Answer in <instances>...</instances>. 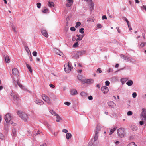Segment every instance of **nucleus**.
<instances>
[{
	"mask_svg": "<svg viewBox=\"0 0 146 146\" xmlns=\"http://www.w3.org/2000/svg\"><path fill=\"white\" fill-rule=\"evenodd\" d=\"M48 9L46 8L42 10V11L43 13H46L48 11Z\"/></svg>",
	"mask_w": 146,
	"mask_h": 146,
	"instance_id": "e433bc0d",
	"label": "nucleus"
},
{
	"mask_svg": "<svg viewBox=\"0 0 146 146\" xmlns=\"http://www.w3.org/2000/svg\"><path fill=\"white\" fill-rule=\"evenodd\" d=\"M11 96L12 97V98L13 99L16 100H18L19 98L16 96L13 95V94L11 95Z\"/></svg>",
	"mask_w": 146,
	"mask_h": 146,
	"instance_id": "7c9ffc66",
	"label": "nucleus"
},
{
	"mask_svg": "<svg viewBox=\"0 0 146 146\" xmlns=\"http://www.w3.org/2000/svg\"><path fill=\"white\" fill-rule=\"evenodd\" d=\"M117 128L116 127H115L112 129H111L110 132L109 133V134L111 135L114 133L115 131L116 130Z\"/></svg>",
	"mask_w": 146,
	"mask_h": 146,
	"instance_id": "4be33fe9",
	"label": "nucleus"
},
{
	"mask_svg": "<svg viewBox=\"0 0 146 146\" xmlns=\"http://www.w3.org/2000/svg\"><path fill=\"white\" fill-rule=\"evenodd\" d=\"M92 141H93V140L91 139L89 142L88 146H96L97 145L96 144H94Z\"/></svg>",
	"mask_w": 146,
	"mask_h": 146,
	"instance_id": "f3484780",
	"label": "nucleus"
},
{
	"mask_svg": "<svg viewBox=\"0 0 146 146\" xmlns=\"http://www.w3.org/2000/svg\"><path fill=\"white\" fill-rule=\"evenodd\" d=\"M117 131L118 135L121 138L124 137L125 134L124 129L123 128H119L117 130Z\"/></svg>",
	"mask_w": 146,
	"mask_h": 146,
	"instance_id": "7ed1b4c3",
	"label": "nucleus"
},
{
	"mask_svg": "<svg viewBox=\"0 0 146 146\" xmlns=\"http://www.w3.org/2000/svg\"><path fill=\"white\" fill-rule=\"evenodd\" d=\"M107 104L108 106L111 108H114L116 106V104L113 101L108 102Z\"/></svg>",
	"mask_w": 146,
	"mask_h": 146,
	"instance_id": "1a4fd4ad",
	"label": "nucleus"
},
{
	"mask_svg": "<svg viewBox=\"0 0 146 146\" xmlns=\"http://www.w3.org/2000/svg\"><path fill=\"white\" fill-rule=\"evenodd\" d=\"M62 131L63 132L65 133H67L68 132V130L65 129H64L62 130Z\"/></svg>",
	"mask_w": 146,
	"mask_h": 146,
	"instance_id": "bf43d9fd",
	"label": "nucleus"
},
{
	"mask_svg": "<svg viewBox=\"0 0 146 146\" xmlns=\"http://www.w3.org/2000/svg\"><path fill=\"white\" fill-rule=\"evenodd\" d=\"M43 99L48 104L50 103V101L49 98L44 94H43L42 96Z\"/></svg>",
	"mask_w": 146,
	"mask_h": 146,
	"instance_id": "423d86ee",
	"label": "nucleus"
},
{
	"mask_svg": "<svg viewBox=\"0 0 146 146\" xmlns=\"http://www.w3.org/2000/svg\"><path fill=\"white\" fill-rule=\"evenodd\" d=\"M11 124H12V125L13 126H15L16 125V123H13V122H12L11 123Z\"/></svg>",
	"mask_w": 146,
	"mask_h": 146,
	"instance_id": "774afa93",
	"label": "nucleus"
},
{
	"mask_svg": "<svg viewBox=\"0 0 146 146\" xmlns=\"http://www.w3.org/2000/svg\"><path fill=\"white\" fill-rule=\"evenodd\" d=\"M11 114L8 113L6 114L5 117V119L7 123L9 122L11 119Z\"/></svg>",
	"mask_w": 146,
	"mask_h": 146,
	"instance_id": "0eeeda50",
	"label": "nucleus"
},
{
	"mask_svg": "<svg viewBox=\"0 0 146 146\" xmlns=\"http://www.w3.org/2000/svg\"><path fill=\"white\" fill-rule=\"evenodd\" d=\"M131 128L133 131H136L137 129V127L134 125H132Z\"/></svg>",
	"mask_w": 146,
	"mask_h": 146,
	"instance_id": "412c9836",
	"label": "nucleus"
},
{
	"mask_svg": "<svg viewBox=\"0 0 146 146\" xmlns=\"http://www.w3.org/2000/svg\"><path fill=\"white\" fill-rule=\"evenodd\" d=\"M94 19L93 18H90L88 19L87 20V21H92L93 22L94 21Z\"/></svg>",
	"mask_w": 146,
	"mask_h": 146,
	"instance_id": "ea45409f",
	"label": "nucleus"
},
{
	"mask_svg": "<svg viewBox=\"0 0 146 146\" xmlns=\"http://www.w3.org/2000/svg\"><path fill=\"white\" fill-rule=\"evenodd\" d=\"M12 72L13 75L17 76H19V73L16 68H13L12 70Z\"/></svg>",
	"mask_w": 146,
	"mask_h": 146,
	"instance_id": "9d476101",
	"label": "nucleus"
},
{
	"mask_svg": "<svg viewBox=\"0 0 146 146\" xmlns=\"http://www.w3.org/2000/svg\"><path fill=\"white\" fill-rule=\"evenodd\" d=\"M49 86L50 87H52L53 88H54L55 87V86L54 85H53L52 84H50L49 85Z\"/></svg>",
	"mask_w": 146,
	"mask_h": 146,
	"instance_id": "680f3d73",
	"label": "nucleus"
},
{
	"mask_svg": "<svg viewBox=\"0 0 146 146\" xmlns=\"http://www.w3.org/2000/svg\"><path fill=\"white\" fill-rule=\"evenodd\" d=\"M37 7L38 8H40L41 7V4L40 3H38L36 4Z\"/></svg>",
	"mask_w": 146,
	"mask_h": 146,
	"instance_id": "f704fd0d",
	"label": "nucleus"
},
{
	"mask_svg": "<svg viewBox=\"0 0 146 146\" xmlns=\"http://www.w3.org/2000/svg\"><path fill=\"white\" fill-rule=\"evenodd\" d=\"M145 44H146V43L142 42L140 44V46L141 47H143L145 46Z\"/></svg>",
	"mask_w": 146,
	"mask_h": 146,
	"instance_id": "37998d69",
	"label": "nucleus"
},
{
	"mask_svg": "<svg viewBox=\"0 0 146 146\" xmlns=\"http://www.w3.org/2000/svg\"><path fill=\"white\" fill-rule=\"evenodd\" d=\"M144 123H145L144 121L141 120V121H140L139 122V124L140 125H143Z\"/></svg>",
	"mask_w": 146,
	"mask_h": 146,
	"instance_id": "09e8293b",
	"label": "nucleus"
},
{
	"mask_svg": "<svg viewBox=\"0 0 146 146\" xmlns=\"http://www.w3.org/2000/svg\"><path fill=\"white\" fill-rule=\"evenodd\" d=\"M85 83H87L89 84L90 83H92L94 82V81L93 80L90 79H87L84 80Z\"/></svg>",
	"mask_w": 146,
	"mask_h": 146,
	"instance_id": "2eb2a0df",
	"label": "nucleus"
},
{
	"mask_svg": "<svg viewBox=\"0 0 146 146\" xmlns=\"http://www.w3.org/2000/svg\"><path fill=\"white\" fill-rule=\"evenodd\" d=\"M17 113L18 115L21 119L25 121H27L28 119V115L27 114L24 113L21 111H17Z\"/></svg>",
	"mask_w": 146,
	"mask_h": 146,
	"instance_id": "f257e3e1",
	"label": "nucleus"
},
{
	"mask_svg": "<svg viewBox=\"0 0 146 146\" xmlns=\"http://www.w3.org/2000/svg\"><path fill=\"white\" fill-rule=\"evenodd\" d=\"M127 146H137L134 142H132L127 145Z\"/></svg>",
	"mask_w": 146,
	"mask_h": 146,
	"instance_id": "c756f323",
	"label": "nucleus"
},
{
	"mask_svg": "<svg viewBox=\"0 0 146 146\" xmlns=\"http://www.w3.org/2000/svg\"><path fill=\"white\" fill-rule=\"evenodd\" d=\"M41 33L42 35L46 37H48V35L46 30H42L41 31Z\"/></svg>",
	"mask_w": 146,
	"mask_h": 146,
	"instance_id": "ddd939ff",
	"label": "nucleus"
},
{
	"mask_svg": "<svg viewBox=\"0 0 146 146\" xmlns=\"http://www.w3.org/2000/svg\"><path fill=\"white\" fill-rule=\"evenodd\" d=\"M97 71L99 73H101L102 72V71L101 70V69L100 68H98L97 70Z\"/></svg>",
	"mask_w": 146,
	"mask_h": 146,
	"instance_id": "6e6d98bb",
	"label": "nucleus"
},
{
	"mask_svg": "<svg viewBox=\"0 0 146 146\" xmlns=\"http://www.w3.org/2000/svg\"><path fill=\"white\" fill-rule=\"evenodd\" d=\"M88 99L90 100H92L93 99V97L92 96H90L88 97Z\"/></svg>",
	"mask_w": 146,
	"mask_h": 146,
	"instance_id": "052dcab7",
	"label": "nucleus"
},
{
	"mask_svg": "<svg viewBox=\"0 0 146 146\" xmlns=\"http://www.w3.org/2000/svg\"><path fill=\"white\" fill-rule=\"evenodd\" d=\"M126 80V78H123L121 80L122 82L123 83V82H124Z\"/></svg>",
	"mask_w": 146,
	"mask_h": 146,
	"instance_id": "338daca9",
	"label": "nucleus"
},
{
	"mask_svg": "<svg viewBox=\"0 0 146 146\" xmlns=\"http://www.w3.org/2000/svg\"><path fill=\"white\" fill-rule=\"evenodd\" d=\"M72 135L70 133H67L66 134V137L67 139H68L71 138Z\"/></svg>",
	"mask_w": 146,
	"mask_h": 146,
	"instance_id": "b1692460",
	"label": "nucleus"
},
{
	"mask_svg": "<svg viewBox=\"0 0 146 146\" xmlns=\"http://www.w3.org/2000/svg\"><path fill=\"white\" fill-rule=\"evenodd\" d=\"M16 82L17 84L20 87L24 90H25L26 89V88H25L24 86H23L21 84H20V82L18 80H17Z\"/></svg>",
	"mask_w": 146,
	"mask_h": 146,
	"instance_id": "9b49d317",
	"label": "nucleus"
},
{
	"mask_svg": "<svg viewBox=\"0 0 146 146\" xmlns=\"http://www.w3.org/2000/svg\"><path fill=\"white\" fill-rule=\"evenodd\" d=\"M70 30L72 31H75L76 30V29L74 27H71L70 28Z\"/></svg>",
	"mask_w": 146,
	"mask_h": 146,
	"instance_id": "79ce46f5",
	"label": "nucleus"
},
{
	"mask_svg": "<svg viewBox=\"0 0 146 146\" xmlns=\"http://www.w3.org/2000/svg\"><path fill=\"white\" fill-rule=\"evenodd\" d=\"M70 94L72 95H75L77 94V91L76 90L74 89L70 91Z\"/></svg>",
	"mask_w": 146,
	"mask_h": 146,
	"instance_id": "dca6fc26",
	"label": "nucleus"
},
{
	"mask_svg": "<svg viewBox=\"0 0 146 146\" xmlns=\"http://www.w3.org/2000/svg\"><path fill=\"white\" fill-rule=\"evenodd\" d=\"M141 8H143V9H145L146 11V6L143 5L141 7Z\"/></svg>",
	"mask_w": 146,
	"mask_h": 146,
	"instance_id": "0e129e2a",
	"label": "nucleus"
},
{
	"mask_svg": "<svg viewBox=\"0 0 146 146\" xmlns=\"http://www.w3.org/2000/svg\"><path fill=\"white\" fill-rule=\"evenodd\" d=\"M79 52L80 53V56L85 54L86 53V51L84 50L79 51Z\"/></svg>",
	"mask_w": 146,
	"mask_h": 146,
	"instance_id": "2f4dec72",
	"label": "nucleus"
},
{
	"mask_svg": "<svg viewBox=\"0 0 146 146\" xmlns=\"http://www.w3.org/2000/svg\"><path fill=\"white\" fill-rule=\"evenodd\" d=\"M80 95L82 96H85L86 95V93L84 92H82L80 93Z\"/></svg>",
	"mask_w": 146,
	"mask_h": 146,
	"instance_id": "c9c22d12",
	"label": "nucleus"
},
{
	"mask_svg": "<svg viewBox=\"0 0 146 146\" xmlns=\"http://www.w3.org/2000/svg\"><path fill=\"white\" fill-rule=\"evenodd\" d=\"M100 130V127H97V130H98V131H97V130L96 131L95 135L94 137V138L92 139L93 140V141H92V142L94 144H98V141H96L98 139V131H99Z\"/></svg>",
	"mask_w": 146,
	"mask_h": 146,
	"instance_id": "20e7f679",
	"label": "nucleus"
},
{
	"mask_svg": "<svg viewBox=\"0 0 146 146\" xmlns=\"http://www.w3.org/2000/svg\"><path fill=\"white\" fill-rule=\"evenodd\" d=\"M12 29L15 32H16V30L15 27L13 26H12Z\"/></svg>",
	"mask_w": 146,
	"mask_h": 146,
	"instance_id": "864d4df0",
	"label": "nucleus"
},
{
	"mask_svg": "<svg viewBox=\"0 0 146 146\" xmlns=\"http://www.w3.org/2000/svg\"><path fill=\"white\" fill-rule=\"evenodd\" d=\"M102 20L107 19L105 15H104L102 17Z\"/></svg>",
	"mask_w": 146,
	"mask_h": 146,
	"instance_id": "5fc2aeb1",
	"label": "nucleus"
},
{
	"mask_svg": "<svg viewBox=\"0 0 146 146\" xmlns=\"http://www.w3.org/2000/svg\"><path fill=\"white\" fill-rule=\"evenodd\" d=\"M77 77L79 80L81 81L82 83H85V82L84 81L85 79L84 78L81 76L78 75V76Z\"/></svg>",
	"mask_w": 146,
	"mask_h": 146,
	"instance_id": "f8f14e48",
	"label": "nucleus"
},
{
	"mask_svg": "<svg viewBox=\"0 0 146 146\" xmlns=\"http://www.w3.org/2000/svg\"><path fill=\"white\" fill-rule=\"evenodd\" d=\"M84 36V35H79V36H78V37L77 39H76V41H78V40H82Z\"/></svg>",
	"mask_w": 146,
	"mask_h": 146,
	"instance_id": "aec40b11",
	"label": "nucleus"
},
{
	"mask_svg": "<svg viewBox=\"0 0 146 146\" xmlns=\"http://www.w3.org/2000/svg\"><path fill=\"white\" fill-rule=\"evenodd\" d=\"M72 2H68V3L66 4V5L68 7H70L72 4Z\"/></svg>",
	"mask_w": 146,
	"mask_h": 146,
	"instance_id": "473e14b6",
	"label": "nucleus"
},
{
	"mask_svg": "<svg viewBox=\"0 0 146 146\" xmlns=\"http://www.w3.org/2000/svg\"><path fill=\"white\" fill-rule=\"evenodd\" d=\"M101 89L102 92L104 94L107 93L109 91L108 88L106 86H102Z\"/></svg>",
	"mask_w": 146,
	"mask_h": 146,
	"instance_id": "6e6552de",
	"label": "nucleus"
},
{
	"mask_svg": "<svg viewBox=\"0 0 146 146\" xmlns=\"http://www.w3.org/2000/svg\"><path fill=\"white\" fill-rule=\"evenodd\" d=\"M26 66H27V67L29 69V71L31 73H32V71L31 69V67L29 66V65L27 64H26Z\"/></svg>",
	"mask_w": 146,
	"mask_h": 146,
	"instance_id": "bb28decb",
	"label": "nucleus"
},
{
	"mask_svg": "<svg viewBox=\"0 0 146 146\" xmlns=\"http://www.w3.org/2000/svg\"><path fill=\"white\" fill-rule=\"evenodd\" d=\"M72 68V65L69 63L66 64L64 65V70L67 73H69Z\"/></svg>",
	"mask_w": 146,
	"mask_h": 146,
	"instance_id": "39448f33",
	"label": "nucleus"
},
{
	"mask_svg": "<svg viewBox=\"0 0 146 146\" xmlns=\"http://www.w3.org/2000/svg\"><path fill=\"white\" fill-rule=\"evenodd\" d=\"M25 49L26 50V51L27 52H28V51L29 50V48H28V47L27 46H26L25 47Z\"/></svg>",
	"mask_w": 146,
	"mask_h": 146,
	"instance_id": "4d7b16f0",
	"label": "nucleus"
},
{
	"mask_svg": "<svg viewBox=\"0 0 146 146\" xmlns=\"http://www.w3.org/2000/svg\"><path fill=\"white\" fill-rule=\"evenodd\" d=\"M132 112L131 111H129L128 112L127 114L128 115H131L132 114Z\"/></svg>",
	"mask_w": 146,
	"mask_h": 146,
	"instance_id": "de8ad7c7",
	"label": "nucleus"
},
{
	"mask_svg": "<svg viewBox=\"0 0 146 146\" xmlns=\"http://www.w3.org/2000/svg\"><path fill=\"white\" fill-rule=\"evenodd\" d=\"M35 102L38 104L42 105L44 104V102L39 99H37L36 100Z\"/></svg>",
	"mask_w": 146,
	"mask_h": 146,
	"instance_id": "4468645a",
	"label": "nucleus"
},
{
	"mask_svg": "<svg viewBox=\"0 0 146 146\" xmlns=\"http://www.w3.org/2000/svg\"><path fill=\"white\" fill-rule=\"evenodd\" d=\"M113 70L112 69L110 68L108 70H107V72H113Z\"/></svg>",
	"mask_w": 146,
	"mask_h": 146,
	"instance_id": "8fccbe9b",
	"label": "nucleus"
},
{
	"mask_svg": "<svg viewBox=\"0 0 146 146\" xmlns=\"http://www.w3.org/2000/svg\"><path fill=\"white\" fill-rule=\"evenodd\" d=\"M48 6L50 7H54V4L53 2L49 1L48 2Z\"/></svg>",
	"mask_w": 146,
	"mask_h": 146,
	"instance_id": "6ab92c4d",
	"label": "nucleus"
},
{
	"mask_svg": "<svg viewBox=\"0 0 146 146\" xmlns=\"http://www.w3.org/2000/svg\"><path fill=\"white\" fill-rule=\"evenodd\" d=\"M102 26L100 24H98L97 25V27L98 28H100Z\"/></svg>",
	"mask_w": 146,
	"mask_h": 146,
	"instance_id": "13d9d810",
	"label": "nucleus"
},
{
	"mask_svg": "<svg viewBox=\"0 0 146 146\" xmlns=\"http://www.w3.org/2000/svg\"><path fill=\"white\" fill-rule=\"evenodd\" d=\"M140 118L141 120L144 121L146 123V109H143L141 113Z\"/></svg>",
	"mask_w": 146,
	"mask_h": 146,
	"instance_id": "f03ea898",
	"label": "nucleus"
},
{
	"mask_svg": "<svg viewBox=\"0 0 146 146\" xmlns=\"http://www.w3.org/2000/svg\"><path fill=\"white\" fill-rule=\"evenodd\" d=\"M5 61L6 62L9 63L10 62V60L9 57L8 56H7L5 57Z\"/></svg>",
	"mask_w": 146,
	"mask_h": 146,
	"instance_id": "cd10ccee",
	"label": "nucleus"
},
{
	"mask_svg": "<svg viewBox=\"0 0 146 146\" xmlns=\"http://www.w3.org/2000/svg\"><path fill=\"white\" fill-rule=\"evenodd\" d=\"M116 29H117V31H118V33H120V30L119 29V28L118 27H116Z\"/></svg>",
	"mask_w": 146,
	"mask_h": 146,
	"instance_id": "69168bd1",
	"label": "nucleus"
},
{
	"mask_svg": "<svg viewBox=\"0 0 146 146\" xmlns=\"http://www.w3.org/2000/svg\"><path fill=\"white\" fill-rule=\"evenodd\" d=\"M37 52L36 51H34L33 52V54L34 56H37Z\"/></svg>",
	"mask_w": 146,
	"mask_h": 146,
	"instance_id": "603ef678",
	"label": "nucleus"
},
{
	"mask_svg": "<svg viewBox=\"0 0 146 146\" xmlns=\"http://www.w3.org/2000/svg\"><path fill=\"white\" fill-rule=\"evenodd\" d=\"M56 118L57 119L56 120V121L57 122H59L60 121V120H61V118L59 116V115L57 114L56 116Z\"/></svg>",
	"mask_w": 146,
	"mask_h": 146,
	"instance_id": "5701e85b",
	"label": "nucleus"
},
{
	"mask_svg": "<svg viewBox=\"0 0 146 146\" xmlns=\"http://www.w3.org/2000/svg\"><path fill=\"white\" fill-rule=\"evenodd\" d=\"M50 113L53 115L54 116H56L58 114L56 113L53 110H51L50 111Z\"/></svg>",
	"mask_w": 146,
	"mask_h": 146,
	"instance_id": "393cba45",
	"label": "nucleus"
},
{
	"mask_svg": "<svg viewBox=\"0 0 146 146\" xmlns=\"http://www.w3.org/2000/svg\"><path fill=\"white\" fill-rule=\"evenodd\" d=\"M13 133L14 136H15L16 135V131L15 129L13 130Z\"/></svg>",
	"mask_w": 146,
	"mask_h": 146,
	"instance_id": "49530a36",
	"label": "nucleus"
},
{
	"mask_svg": "<svg viewBox=\"0 0 146 146\" xmlns=\"http://www.w3.org/2000/svg\"><path fill=\"white\" fill-rule=\"evenodd\" d=\"M89 1H88L89 4H90L91 7L93 8L94 6V4L92 1V0H89Z\"/></svg>",
	"mask_w": 146,
	"mask_h": 146,
	"instance_id": "a878e982",
	"label": "nucleus"
},
{
	"mask_svg": "<svg viewBox=\"0 0 146 146\" xmlns=\"http://www.w3.org/2000/svg\"><path fill=\"white\" fill-rule=\"evenodd\" d=\"M124 18L125 19V21L127 23V25L128 26V27H129V25H130V24H129V21H128L127 19L126 18Z\"/></svg>",
	"mask_w": 146,
	"mask_h": 146,
	"instance_id": "a19ab883",
	"label": "nucleus"
},
{
	"mask_svg": "<svg viewBox=\"0 0 146 146\" xmlns=\"http://www.w3.org/2000/svg\"><path fill=\"white\" fill-rule=\"evenodd\" d=\"M84 29L83 28H81L79 30V32H80L81 33L83 34L84 33Z\"/></svg>",
	"mask_w": 146,
	"mask_h": 146,
	"instance_id": "4c0bfd02",
	"label": "nucleus"
},
{
	"mask_svg": "<svg viewBox=\"0 0 146 146\" xmlns=\"http://www.w3.org/2000/svg\"><path fill=\"white\" fill-rule=\"evenodd\" d=\"M73 57L75 59L78 58L79 57L77 52L75 53V54L74 55Z\"/></svg>",
	"mask_w": 146,
	"mask_h": 146,
	"instance_id": "c85d7f7f",
	"label": "nucleus"
},
{
	"mask_svg": "<svg viewBox=\"0 0 146 146\" xmlns=\"http://www.w3.org/2000/svg\"><path fill=\"white\" fill-rule=\"evenodd\" d=\"M137 94L136 92H134L132 94L133 97L134 98H135L137 96Z\"/></svg>",
	"mask_w": 146,
	"mask_h": 146,
	"instance_id": "c03bdc74",
	"label": "nucleus"
},
{
	"mask_svg": "<svg viewBox=\"0 0 146 146\" xmlns=\"http://www.w3.org/2000/svg\"><path fill=\"white\" fill-rule=\"evenodd\" d=\"M78 43L77 42H75L74 44L73 45V47L74 48H76L78 47Z\"/></svg>",
	"mask_w": 146,
	"mask_h": 146,
	"instance_id": "72a5a7b5",
	"label": "nucleus"
},
{
	"mask_svg": "<svg viewBox=\"0 0 146 146\" xmlns=\"http://www.w3.org/2000/svg\"><path fill=\"white\" fill-rule=\"evenodd\" d=\"M133 83V81L131 80H128L126 83V84L129 86H131Z\"/></svg>",
	"mask_w": 146,
	"mask_h": 146,
	"instance_id": "a211bd4d",
	"label": "nucleus"
},
{
	"mask_svg": "<svg viewBox=\"0 0 146 146\" xmlns=\"http://www.w3.org/2000/svg\"><path fill=\"white\" fill-rule=\"evenodd\" d=\"M3 138V134L1 133H0V139H2Z\"/></svg>",
	"mask_w": 146,
	"mask_h": 146,
	"instance_id": "e2e57ef3",
	"label": "nucleus"
},
{
	"mask_svg": "<svg viewBox=\"0 0 146 146\" xmlns=\"http://www.w3.org/2000/svg\"><path fill=\"white\" fill-rule=\"evenodd\" d=\"M105 85L106 86H109V85L110 84V82L109 81H106L105 82Z\"/></svg>",
	"mask_w": 146,
	"mask_h": 146,
	"instance_id": "a18cd8bd",
	"label": "nucleus"
},
{
	"mask_svg": "<svg viewBox=\"0 0 146 146\" xmlns=\"http://www.w3.org/2000/svg\"><path fill=\"white\" fill-rule=\"evenodd\" d=\"M64 104L66 105H67L68 106H69L71 104L70 103L68 102H64Z\"/></svg>",
	"mask_w": 146,
	"mask_h": 146,
	"instance_id": "3c124183",
	"label": "nucleus"
},
{
	"mask_svg": "<svg viewBox=\"0 0 146 146\" xmlns=\"http://www.w3.org/2000/svg\"><path fill=\"white\" fill-rule=\"evenodd\" d=\"M81 25V23L80 22H77L76 23V25L75 26L76 28L78 27V26H80Z\"/></svg>",
	"mask_w": 146,
	"mask_h": 146,
	"instance_id": "58836bf2",
	"label": "nucleus"
}]
</instances>
